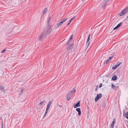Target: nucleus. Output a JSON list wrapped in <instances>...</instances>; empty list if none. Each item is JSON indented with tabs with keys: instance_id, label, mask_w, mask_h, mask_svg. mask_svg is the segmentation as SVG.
Instances as JSON below:
<instances>
[{
	"instance_id": "obj_14",
	"label": "nucleus",
	"mask_w": 128,
	"mask_h": 128,
	"mask_svg": "<svg viewBox=\"0 0 128 128\" xmlns=\"http://www.w3.org/2000/svg\"><path fill=\"white\" fill-rule=\"evenodd\" d=\"M76 92V90L74 89H73L72 91L69 93H70L71 94H72V95L74 94Z\"/></svg>"
},
{
	"instance_id": "obj_34",
	"label": "nucleus",
	"mask_w": 128,
	"mask_h": 128,
	"mask_svg": "<svg viewBox=\"0 0 128 128\" xmlns=\"http://www.w3.org/2000/svg\"><path fill=\"white\" fill-rule=\"evenodd\" d=\"M71 22H70L69 21V22L68 24V26L71 23Z\"/></svg>"
},
{
	"instance_id": "obj_11",
	"label": "nucleus",
	"mask_w": 128,
	"mask_h": 128,
	"mask_svg": "<svg viewBox=\"0 0 128 128\" xmlns=\"http://www.w3.org/2000/svg\"><path fill=\"white\" fill-rule=\"evenodd\" d=\"M76 110L78 112V115H80L81 114V112L80 108H78L76 109Z\"/></svg>"
},
{
	"instance_id": "obj_39",
	"label": "nucleus",
	"mask_w": 128,
	"mask_h": 128,
	"mask_svg": "<svg viewBox=\"0 0 128 128\" xmlns=\"http://www.w3.org/2000/svg\"><path fill=\"white\" fill-rule=\"evenodd\" d=\"M60 106V107H61V106Z\"/></svg>"
},
{
	"instance_id": "obj_18",
	"label": "nucleus",
	"mask_w": 128,
	"mask_h": 128,
	"mask_svg": "<svg viewBox=\"0 0 128 128\" xmlns=\"http://www.w3.org/2000/svg\"><path fill=\"white\" fill-rule=\"evenodd\" d=\"M52 100H51V101H49V102H48V103L47 105V106H49L50 107V106L51 105V104L52 103Z\"/></svg>"
},
{
	"instance_id": "obj_6",
	"label": "nucleus",
	"mask_w": 128,
	"mask_h": 128,
	"mask_svg": "<svg viewBox=\"0 0 128 128\" xmlns=\"http://www.w3.org/2000/svg\"><path fill=\"white\" fill-rule=\"evenodd\" d=\"M51 18L50 17H48V20H47V23H48V26L47 27V28L48 27V26H50L51 27V28L52 29V28H51V26H50V20H51Z\"/></svg>"
},
{
	"instance_id": "obj_3",
	"label": "nucleus",
	"mask_w": 128,
	"mask_h": 128,
	"mask_svg": "<svg viewBox=\"0 0 128 128\" xmlns=\"http://www.w3.org/2000/svg\"><path fill=\"white\" fill-rule=\"evenodd\" d=\"M102 96V94L101 93H99L97 94V96L95 98V101L96 102Z\"/></svg>"
},
{
	"instance_id": "obj_2",
	"label": "nucleus",
	"mask_w": 128,
	"mask_h": 128,
	"mask_svg": "<svg viewBox=\"0 0 128 128\" xmlns=\"http://www.w3.org/2000/svg\"><path fill=\"white\" fill-rule=\"evenodd\" d=\"M128 12V7L125 8V9L122 11L119 14V15L120 16H122L126 13Z\"/></svg>"
},
{
	"instance_id": "obj_10",
	"label": "nucleus",
	"mask_w": 128,
	"mask_h": 128,
	"mask_svg": "<svg viewBox=\"0 0 128 128\" xmlns=\"http://www.w3.org/2000/svg\"><path fill=\"white\" fill-rule=\"evenodd\" d=\"M115 119H114L113 120V121H112V123L111 124V127L112 128H113L114 127V124L115 123Z\"/></svg>"
},
{
	"instance_id": "obj_16",
	"label": "nucleus",
	"mask_w": 128,
	"mask_h": 128,
	"mask_svg": "<svg viewBox=\"0 0 128 128\" xmlns=\"http://www.w3.org/2000/svg\"><path fill=\"white\" fill-rule=\"evenodd\" d=\"M117 79V76H112V79L113 80H115Z\"/></svg>"
},
{
	"instance_id": "obj_25",
	"label": "nucleus",
	"mask_w": 128,
	"mask_h": 128,
	"mask_svg": "<svg viewBox=\"0 0 128 128\" xmlns=\"http://www.w3.org/2000/svg\"><path fill=\"white\" fill-rule=\"evenodd\" d=\"M75 16H74L72 18H71L70 19V20L69 21V22H71L72 20H73V19L75 18Z\"/></svg>"
},
{
	"instance_id": "obj_28",
	"label": "nucleus",
	"mask_w": 128,
	"mask_h": 128,
	"mask_svg": "<svg viewBox=\"0 0 128 128\" xmlns=\"http://www.w3.org/2000/svg\"><path fill=\"white\" fill-rule=\"evenodd\" d=\"M6 49L5 48L3 50H2V53H4L5 51H6Z\"/></svg>"
},
{
	"instance_id": "obj_32",
	"label": "nucleus",
	"mask_w": 128,
	"mask_h": 128,
	"mask_svg": "<svg viewBox=\"0 0 128 128\" xmlns=\"http://www.w3.org/2000/svg\"><path fill=\"white\" fill-rule=\"evenodd\" d=\"M102 86V83H101L100 84V86H99V88H100Z\"/></svg>"
},
{
	"instance_id": "obj_5",
	"label": "nucleus",
	"mask_w": 128,
	"mask_h": 128,
	"mask_svg": "<svg viewBox=\"0 0 128 128\" xmlns=\"http://www.w3.org/2000/svg\"><path fill=\"white\" fill-rule=\"evenodd\" d=\"M67 19H68L67 18H66L64 20H63L62 21H61L60 22H59L58 23V26L57 27V28H58L59 27V26H61L64 23V22L66 21L67 20Z\"/></svg>"
},
{
	"instance_id": "obj_26",
	"label": "nucleus",
	"mask_w": 128,
	"mask_h": 128,
	"mask_svg": "<svg viewBox=\"0 0 128 128\" xmlns=\"http://www.w3.org/2000/svg\"><path fill=\"white\" fill-rule=\"evenodd\" d=\"M48 110H46V112H45V114L44 115V116H46V114H47L48 112Z\"/></svg>"
},
{
	"instance_id": "obj_38",
	"label": "nucleus",
	"mask_w": 128,
	"mask_h": 128,
	"mask_svg": "<svg viewBox=\"0 0 128 128\" xmlns=\"http://www.w3.org/2000/svg\"><path fill=\"white\" fill-rule=\"evenodd\" d=\"M89 44H90V43H89L88 44V46Z\"/></svg>"
},
{
	"instance_id": "obj_24",
	"label": "nucleus",
	"mask_w": 128,
	"mask_h": 128,
	"mask_svg": "<svg viewBox=\"0 0 128 128\" xmlns=\"http://www.w3.org/2000/svg\"><path fill=\"white\" fill-rule=\"evenodd\" d=\"M72 40L70 39L69 40L68 42H67L66 45H67L68 44L70 43L72 41Z\"/></svg>"
},
{
	"instance_id": "obj_22",
	"label": "nucleus",
	"mask_w": 128,
	"mask_h": 128,
	"mask_svg": "<svg viewBox=\"0 0 128 128\" xmlns=\"http://www.w3.org/2000/svg\"><path fill=\"white\" fill-rule=\"evenodd\" d=\"M110 61L108 59L107 60H105L104 62V64H106L107 63Z\"/></svg>"
},
{
	"instance_id": "obj_31",
	"label": "nucleus",
	"mask_w": 128,
	"mask_h": 128,
	"mask_svg": "<svg viewBox=\"0 0 128 128\" xmlns=\"http://www.w3.org/2000/svg\"><path fill=\"white\" fill-rule=\"evenodd\" d=\"M73 38V35H72L71 36L70 38V39L72 40V39Z\"/></svg>"
},
{
	"instance_id": "obj_33",
	"label": "nucleus",
	"mask_w": 128,
	"mask_h": 128,
	"mask_svg": "<svg viewBox=\"0 0 128 128\" xmlns=\"http://www.w3.org/2000/svg\"><path fill=\"white\" fill-rule=\"evenodd\" d=\"M98 86H97L96 87V90L98 88Z\"/></svg>"
},
{
	"instance_id": "obj_19",
	"label": "nucleus",
	"mask_w": 128,
	"mask_h": 128,
	"mask_svg": "<svg viewBox=\"0 0 128 128\" xmlns=\"http://www.w3.org/2000/svg\"><path fill=\"white\" fill-rule=\"evenodd\" d=\"M125 116L126 118L128 119V112L125 113Z\"/></svg>"
},
{
	"instance_id": "obj_9",
	"label": "nucleus",
	"mask_w": 128,
	"mask_h": 128,
	"mask_svg": "<svg viewBox=\"0 0 128 128\" xmlns=\"http://www.w3.org/2000/svg\"><path fill=\"white\" fill-rule=\"evenodd\" d=\"M122 22H120L118 24L116 27H115L114 28V30H115L120 26L122 24Z\"/></svg>"
},
{
	"instance_id": "obj_23",
	"label": "nucleus",
	"mask_w": 128,
	"mask_h": 128,
	"mask_svg": "<svg viewBox=\"0 0 128 128\" xmlns=\"http://www.w3.org/2000/svg\"><path fill=\"white\" fill-rule=\"evenodd\" d=\"M90 38V34H89L86 41L87 43H88L89 41Z\"/></svg>"
},
{
	"instance_id": "obj_37",
	"label": "nucleus",
	"mask_w": 128,
	"mask_h": 128,
	"mask_svg": "<svg viewBox=\"0 0 128 128\" xmlns=\"http://www.w3.org/2000/svg\"><path fill=\"white\" fill-rule=\"evenodd\" d=\"M127 18H128V15L127 16Z\"/></svg>"
},
{
	"instance_id": "obj_15",
	"label": "nucleus",
	"mask_w": 128,
	"mask_h": 128,
	"mask_svg": "<svg viewBox=\"0 0 128 128\" xmlns=\"http://www.w3.org/2000/svg\"><path fill=\"white\" fill-rule=\"evenodd\" d=\"M45 100H44L43 101H41L40 102L39 104V105L42 106L44 102H45Z\"/></svg>"
},
{
	"instance_id": "obj_13",
	"label": "nucleus",
	"mask_w": 128,
	"mask_h": 128,
	"mask_svg": "<svg viewBox=\"0 0 128 128\" xmlns=\"http://www.w3.org/2000/svg\"><path fill=\"white\" fill-rule=\"evenodd\" d=\"M48 11V9L46 8L44 10V11L43 12V15L45 14Z\"/></svg>"
},
{
	"instance_id": "obj_4",
	"label": "nucleus",
	"mask_w": 128,
	"mask_h": 128,
	"mask_svg": "<svg viewBox=\"0 0 128 128\" xmlns=\"http://www.w3.org/2000/svg\"><path fill=\"white\" fill-rule=\"evenodd\" d=\"M110 0H104L102 5V8H104L107 5V3Z\"/></svg>"
},
{
	"instance_id": "obj_17",
	"label": "nucleus",
	"mask_w": 128,
	"mask_h": 128,
	"mask_svg": "<svg viewBox=\"0 0 128 128\" xmlns=\"http://www.w3.org/2000/svg\"><path fill=\"white\" fill-rule=\"evenodd\" d=\"M4 87L0 85V90L2 91H4Z\"/></svg>"
},
{
	"instance_id": "obj_35",
	"label": "nucleus",
	"mask_w": 128,
	"mask_h": 128,
	"mask_svg": "<svg viewBox=\"0 0 128 128\" xmlns=\"http://www.w3.org/2000/svg\"><path fill=\"white\" fill-rule=\"evenodd\" d=\"M71 22H70L69 21V22L68 24V26L71 23Z\"/></svg>"
},
{
	"instance_id": "obj_36",
	"label": "nucleus",
	"mask_w": 128,
	"mask_h": 128,
	"mask_svg": "<svg viewBox=\"0 0 128 128\" xmlns=\"http://www.w3.org/2000/svg\"><path fill=\"white\" fill-rule=\"evenodd\" d=\"M2 127L3 126V123L2 124Z\"/></svg>"
},
{
	"instance_id": "obj_29",
	"label": "nucleus",
	"mask_w": 128,
	"mask_h": 128,
	"mask_svg": "<svg viewBox=\"0 0 128 128\" xmlns=\"http://www.w3.org/2000/svg\"><path fill=\"white\" fill-rule=\"evenodd\" d=\"M50 106H48L47 105V107H46V110H48L49 109V108H50Z\"/></svg>"
},
{
	"instance_id": "obj_7",
	"label": "nucleus",
	"mask_w": 128,
	"mask_h": 128,
	"mask_svg": "<svg viewBox=\"0 0 128 128\" xmlns=\"http://www.w3.org/2000/svg\"><path fill=\"white\" fill-rule=\"evenodd\" d=\"M80 101L79 100L76 104L74 106V108H77L78 107L80 106Z\"/></svg>"
},
{
	"instance_id": "obj_21",
	"label": "nucleus",
	"mask_w": 128,
	"mask_h": 128,
	"mask_svg": "<svg viewBox=\"0 0 128 128\" xmlns=\"http://www.w3.org/2000/svg\"><path fill=\"white\" fill-rule=\"evenodd\" d=\"M0 76H2L3 75V72L2 70H0Z\"/></svg>"
},
{
	"instance_id": "obj_1",
	"label": "nucleus",
	"mask_w": 128,
	"mask_h": 128,
	"mask_svg": "<svg viewBox=\"0 0 128 128\" xmlns=\"http://www.w3.org/2000/svg\"><path fill=\"white\" fill-rule=\"evenodd\" d=\"M51 31V28L50 26H48L46 29H44V32L39 37V40L40 41L43 40L46 37L47 35H48L50 34Z\"/></svg>"
},
{
	"instance_id": "obj_30",
	"label": "nucleus",
	"mask_w": 128,
	"mask_h": 128,
	"mask_svg": "<svg viewBox=\"0 0 128 128\" xmlns=\"http://www.w3.org/2000/svg\"><path fill=\"white\" fill-rule=\"evenodd\" d=\"M112 58V56L110 57L108 59L110 61L111 60V59Z\"/></svg>"
},
{
	"instance_id": "obj_8",
	"label": "nucleus",
	"mask_w": 128,
	"mask_h": 128,
	"mask_svg": "<svg viewBox=\"0 0 128 128\" xmlns=\"http://www.w3.org/2000/svg\"><path fill=\"white\" fill-rule=\"evenodd\" d=\"M72 96V94H71L70 93H69L67 96L66 99L68 101L70 99L71 97Z\"/></svg>"
},
{
	"instance_id": "obj_12",
	"label": "nucleus",
	"mask_w": 128,
	"mask_h": 128,
	"mask_svg": "<svg viewBox=\"0 0 128 128\" xmlns=\"http://www.w3.org/2000/svg\"><path fill=\"white\" fill-rule=\"evenodd\" d=\"M121 64V63H120L118 64H116L115 65L114 67L112 68V69L113 70H115L117 68L118 66L120 64Z\"/></svg>"
},
{
	"instance_id": "obj_27",
	"label": "nucleus",
	"mask_w": 128,
	"mask_h": 128,
	"mask_svg": "<svg viewBox=\"0 0 128 128\" xmlns=\"http://www.w3.org/2000/svg\"><path fill=\"white\" fill-rule=\"evenodd\" d=\"M48 110H46V112H45V114L44 115V116H46V114H47L48 112Z\"/></svg>"
},
{
	"instance_id": "obj_20",
	"label": "nucleus",
	"mask_w": 128,
	"mask_h": 128,
	"mask_svg": "<svg viewBox=\"0 0 128 128\" xmlns=\"http://www.w3.org/2000/svg\"><path fill=\"white\" fill-rule=\"evenodd\" d=\"M112 88H113V89L115 90H116L117 89V87L115 86L114 84H112Z\"/></svg>"
}]
</instances>
